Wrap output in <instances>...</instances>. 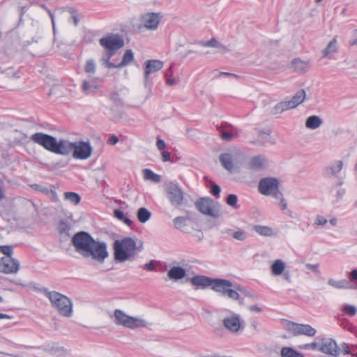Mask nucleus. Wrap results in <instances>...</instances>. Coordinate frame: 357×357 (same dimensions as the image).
Masks as SVG:
<instances>
[{"label": "nucleus", "instance_id": "obj_51", "mask_svg": "<svg viewBox=\"0 0 357 357\" xmlns=\"http://www.w3.org/2000/svg\"><path fill=\"white\" fill-rule=\"evenodd\" d=\"M232 236L238 241H244L246 238V234L242 230H238L232 234Z\"/></svg>", "mask_w": 357, "mask_h": 357}, {"label": "nucleus", "instance_id": "obj_36", "mask_svg": "<svg viewBox=\"0 0 357 357\" xmlns=\"http://www.w3.org/2000/svg\"><path fill=\"white\" fill-rule=\"evenodd\" d=\"M337 41L335 38H333L331 40L327 46L322 50V56L323 57H326L329 56L331 54H333L337 51L336 47Z\"/></svg>", "mask_w": 357, "mask_h": 357}, {"label": "nucleus", "instance_id": "obj_52", "mask_svg": "<svg viewBox=\"0 0 357 357\" xmlns=\"http://www.w3.org/2000/svg\"><path fill=\"white\" fill-rule=\"evenodd\" d=\"M340 326L348 331V328H349V327L352 326V324L349 322L348 319H342L340 321Z\"/></svg>", "mask_w": 357, "mask_h": 357}, {"label": "nucleus", "instance_id": "obj_60", "mask_svg": "<svg viewBox=\"0 0 357 357\" xmlns=\"http://www.w3.org/2000/svg\"><path fill=\"white\" fill-rule=\"evenodd\" d=\"M321 346V339L319 340V342H313L310 343L311 350H317L319 351Z\"/></svg>", "mask_w": 357, "mask_h": 357}, {"label": "nucleus", "instance_id": "obj_29", "mask_svg": "<svg viewBox=\"0 0 357 357\" xmlns=\"http://www.w3.org/2000/svg\"><path fill=\"white\" fill-rule=\"evenodd\" d=\"M273 275H280L285 270V263L282 259H276L271 266Z\"/></svg>", "mask_w": 357, "mask_h": 357}, {"label": "nucleus", "instance_id": "obj_44", "mask_svg": "<svg viewBox=\"0 0 357 357\" xmlns=\"http://www.w3.org/2000/svg\"><path fill=\"white\" fill-rule=\"evenodd\" d=\"M188 220V218L178 216L173 220L174 225L176 229L184 231L183 228L186 226V221Z\"/></svg>", "mask_w": 357, "mask_h": 357}, {"label": "nucleus", "instance_id": "obj_48", "mask_svg": "<svg viewBox=\"0 0 357 357\" xmlns=\"http://www.w3.org/2000/svg\"><path fill=\"white\" fill-rule=\"evenodd\" d=\"M84 71L87 73H94L96 71V63L93 59H89L86 62Z\"/></svg>", "mask_w": 357, "mask_h": 357}, {"label": "nucleus", "instance_id": "obj_26", "mask_svg": "<svg viewBox=\"0 0 357 357\" xmlns=\"http://www.w3.org/2000/svg\"><path fill=\"white\" fill-rule=\"evenodd\" d=\"M305 91L304 89H301L298 91L296 94L292 97L290 100H288V103H289V106L291 109L295 108L298 105L302 103L305 98Z\"/></svg>", "mask_w": 357, "mask_h": 357}, {"label": "nucleus", "instance_id": "obj_55", "mask_svg": "<svg viewBox=\"0 0 357 357\" xmlns=\"http://www.w3.org/2000/svg\"><path fill=\"white\" fill-rule=\"evenodd\" d=\"M351 281L357 282V268L352 269L349 274Z\"/></svg>", "mask_w": 357, "mask_h": 357}, {"label": "nucleus", "instance_id": "obj_50", "mask_svg": "<svg viewBox=\"0 0 357 357\" xmlns=\"http://www.w3.org/2000/svg\"><path fill=\"white\" fill-rule=\"evenodd\" d=\"M82 89L84 93L89 94L91 91L95 92L96 87H93L86 80H84L82 84Z\"/></svg>", "mask_w": 357, "mask_h": 357}, {"label": "nucleus", "instance_id": "obj_30", "mask_svg": "<svg viewBox=\"0 0 357 357\" xmlns=\"http://www.w3.org/2000/svg\"><path fill=\"white\" fill-rule=\"evenodd\" d=\"M280 356L281 357H305L302 353L289 347H282L280 351Z\"/></svg>", "mask_w": 357, "mask_h": 357}, {"label": "nucleus", "instance_id": "obj_23", "mask_svg": "<svg viewBox=\"0 0 357 357\" xmlns=\"http://www.w3.org/2000/svg\"><path fill=\"white\" fill-rule=\"evenodd\" d=\"M342 161L337 160L333 164L325 169V176L326 177H330L331 176H336L337 174L342 170Z\"/></svg>", "mask_w": 357, "mask_h": 357}, {"label": "nucleus", "instance_id": "obj_14", "mask_svg": "<svg viewBox=\"0 0 357 357\" xmlns=\"http://www.w3.org/2000/svg\"><path fill=\"white\" fill-rule=\"evenodd\" d=\"M145 68L144 73V84L146 88L150 87L149 84V76L151 73H155L160 70L162 66L163 63L157 59L147 60L145 62Z\"/></svg>", "mask_w": 357, "mask_h": 357}, {"label": "nucleus", "instance_id": "obj_49", "mask_svg": "<svg viewBox=\"0 0 357 357\" xmlns=\"http://www.w3.org/2000/svg\"><path fill=\"white\" fill-rule=\"evenodd\" d=\"M0 252L6 255L5 257H12L13 248L11 245H1Z\"/></svg>", "mask_w": 357, "mask_h": 357}, {"label": "nucleus", "instance_id": "obj_45", "mask_svg": "<svg viewBox=\"0 0 357 357\" xmlns=\"http://www.w3.org/2000/svg\"><path fill=\"white\" fill-rule=\"evenodd\" d=\"M238 197L234 194H229L226 198V203L229 206L235 208H238L237 205Z\"/></svg>", "mask_w": 357, "mask_h": 357}, {"label": "nucleus", "instance_id": "obj_17", "mask_svg": "<svg viewBox=\"0 0 357 357\" xmlns=\"http://www.w3.org/2000/svg\"><path fill=\"white\" fill-rule=\"evenodd\" d=\"M222 322L224 326L231 333H237L241 328L240 317L237 314L225 318Z\"/></svg>", "mask_w": 357, "mask_h": 357}, {"label": "nucleus", "instance_id": "obj_6", "mask_svg": "<svg viewBox=\"0 0 357 357\" xmlns=\"http://www.w3.org/2000/svg\"><path fill=\"white\" fill-rule=\"evenodd\" d=\"M166 197L171 205L179 208L183 204L184 192L176 181H169L164 185Z\"/></svg>", "mask_w": 357, "mask_h": 357}, {"label": "nucleus", "instance_id": "obj_41", "mask_svg": "<svg viewBox=\"0 0 357 357\" xmlns=\"http://www.w3.org/2000/svg\"><path fill=\"white\" fill-rule=\"evenodd\" d=\"M64 199L74 205H77L81 201L80 195L74 192H66L64 193Z\"/></svg>", "mask_w": 357, "mask_h": 357}, {"label": "nucleus", "instance_id": "obj_10", "mask_svg": "<svg viewBox=\"0 0 357 357\" xmlns=\"http://www.w3.org/2000/svg\"><path fill=\"white\" fill-rule=\"evenodd\" d=\"M234 284L230 280L222 278H215L212 289L222 296H227L233 300H238L239 294L234 290Z\"/></svg>", "mask_w": 357, "mask_h": 357}, {"label": "nucleus", "instance_id": "obj_25", "mask_svg": "<svg viewBox=\"0 0 357 357\" xmlns=\"http://www.w3.org/2000/svg\"><path fill=\"white\" fill-rule=\"evenodd\" d=\"M229 127L231 128L232 126L231 125L226 123L225 124H221L220 126H217V130H218L222 139L227 142L231 141L234 136L231 131L227 130Z\"/></svg>", "mask_w": 357, "mask_h": 357}, {"label": "nucleus", "instance_id": "obj_31", "mask_svg": "<svg viewBox=\"0 0 357 357\" xmlns=\"http://www.w3.org/2000/svg\"><path fill=\"white\" fill-rule=\"evenodd\" d=\"M134 59V54L131 50H126L121 63L116 65V68H121L130 64Z\"/></svg>", "mask_w": 357, "mask_h": 357}, {"label": "nucleus", "instance_id": "obj_42", "mask_svg": "<svg viewBox=\"0 0 357 357\" xmlns=\"http://www.w3.org/2000/svg\"><path fill=\"white\" fill-rule=\"evenodd\" d=\"M254 230L259 234L264 236H271L273 235V230L268 226L255 225Z\"/></svg>", "mask_w": 357, "mask_h": 357}, {"label": "nucleus", "instance_id": "obj_27", "mask_svg": "<svg viewBox=\"0 0 357 357\" xmlns=\"http://www.w3.org/2000/svg\"><path fill=\"white\" fill-rule=\"evenodd\" d=\"M328 284L337 289H354V287L351 284L350 281L343 279L340 280H335L332 278L328 279Z\"/></svg>", "mask_w": 357, "mask_h": 357}, {"label": "nucleus", "instance_id": "obj_57", "mask_svg": "<svg viewBox=\"0 0 357 357\" xmlns=\"http://www.w3.org/2000/svg\"><path fill=\"white\" fill-rule=\"evenodd\" d=\"M326 223H327V220L325 218L320 216V215H318L317 217L316 222H315L316 225L324 226Z\"/></svg>", "mask_w": 357, "mask_h": 357}, {"label": "nucleus", "instance_id": "obj_54", "mask_svg": "<svg viewBox=\"0 0 357 357\" xmlns=\"http://www.w3.org/2000/svg\"><path fill=\"white\" fill-rule=\"evenodd\" d=\"M165 77L166 80V84L169 86H173L175 84V79L174 78L169 76V72H167L165 73Z\"/></svg>", "mask_w": 357, "mask_h": 357}, {"label": "nucleus", "instance_id": "obj_59", "mask_svg": "<svg viewBox=\"0 0 357 357\" xmlns=\"http://www.w3.org/2000/svg\"><path fill=\"white\" fill-rule=\"evenodd\" d=\"M305 266L308 268V269H310L312 270V272L314 273H319V264H307L305 265Z\"/></svg>", "mask_w": 357, "mask_h": 357}, {"label": "nucleus", "instance_id": "obj_32", "mask_svg": "<svg viewBox=\"0 0 357 357\" xmlns=\"http://www.w3.org/2000/svg\"><path fill=\"white\" fill-rule=\"evenodd\" d=\"M151 216V213L145 207H141L137 210V217L141 223L146 222Z\"/></svg>", "mask_w": 357, "mask_h": 357}, {"label": "nucleus", "instance_id": "obj_63", "mask_svg": "<svg viewBox=\"0 0 357 357\" xmlns=\"http://www.w3.org/2000/svg\"><path fill=\"white\" fill-rule=\"evenodd\" d=\"M282 277L288 282H289V283L291 282V274H290L289 271H288V270L285 271L284 270V272L282 273Z\"/></svg>", "mask_w": 357, "mask_h": 357}, {"label": "nucleus", "instance_id": "obj_43", "mask_svg": "<svg viewBox=\"0 0 357 357\" xmlns=\"http://www.w3.org/2000/svg\"><path fill=\"white\" fill-rule=\"evenodd\" d=\"M70 224L64 220H61L59 221L58 225V231L61 234H66V236H69L70 234Z\"/></svg>", "mask_w": 357, "mask_h": 357}, {"label": "nucleus", "instance_id": "obj_40", "mask_svg": "<svg viewBox=\"0 0 357 357\" xmlns=\"http://www.w3.org/2000/svg\"><path fill=\"white\" fill-rule=\"evenodd\" d=\"M114 216L116 219L123 222L126 225L129 227H132L133 224V222L130 218L126 217L123 212L120 209H115L114 211Z\"/></svg>", "mask_w": 357, "mask_h": 357}, {"label": "nucleus", "instance_id": "obj_2", "mask_svg": "<svg viewBox=\"0 0 357 357\" xmlns=\"http://www.w3.org/2000/svg\"><path fill=\"white\" fill-rule=\"evenodd\" d=\"M114 259L117 262H124L135 258L136 241L132 237H124L115 240L112 244Z\"/></svg>", "mask_w": 357, "mask_h": 357}, {"label": "nucleus", "instance_id": "obj_22", "mask_svg": "<svg viewBox=\"0 0 357 357\" xmlns=\"http://www.w3.org/2000/svg\"><path fill=\"white\" fill-rule=\"evenodd\" d=\"M197 44H199L203 47H216L222 50V52H227L230 51V49L222 43H220L216 38H212L208 41H197Z\"/></svg>", "mask_w": 357, "mask_h": 357}, {"label": "nucleus", "instance_id": "obj_46", "mask_svg": "<svg viewBox=\"0 0 357 357\" xmlns=\"http://www.w3.org/2000/svg\"><path fill=\"white\" fill-rule=\"evenodd\" d=\"M342 310L347 314L352 317L354 316L356 314V308L355 306L349 305V304H344L342 306Z\"/></svg>", "mask_w": 357, "mask_h": 357}, {"label": "nucleus", "instance_id": "obj_28", "mask_svg": "<svg viewBox=\"0 0 357 357\" xmlns=\"http://www.w3.org/2000/svg\"><path fill=\"white\" fill-rule=\"evenodd\" d=\"M322 124L321 119L316 115L307 117L305 120V127L308 129L315 130Z\"/></svg>", "mask_w": 357, "mask_h": 357}, {"label": "nucleus", "instance_id": "obj_39", "mask_svg": "<svg viewBox=\"0 0 357 357\" xmlns=\"http://www.w3.org/2000/svg\"><path fill=\"white\" fill-rule=\"evenodd\" d=\"M289 109L291 108L287 101L280 102L272 109L271 114L275 115Z\"/></svg>", "mask_w": 357, "mask_h": 357}, {"label": "nucleus", "instance_id": "obj_5", "mask_svg": "<svg viewBox=\"0 0 357 357\" xmlns=\"http://www.w3.org/2000/svg\"><path fill=\"white\" fill-rule=\"evenodd\" d=\"M70 153L74 158L86 160L91 156L92 147L89 142H70L66 139L62 155H68Z\"/></svg>", "mask_w": 357, "mask_h": 357}, {"label": "nucleus", "instance_id": "obj_21", "mask_svg": "<svg viewBox=\"0 0 357 357\" xmlns=\"http://www.w3.org/2000/svg\"><path fill=\"white\" fill-rule=\"evenodd\" d=\"M186 271L179 266H174L167 272V276L170 280L177 281L186 276Z\"/></svg>", "mask_w": 357, "mask_h": 357}, {"label": "nucleus", "instance_id": "obj_35", "mask_svg": "<svg viewBox=\"0 0 357 357\" xmlns=\"http://www.w3.org/2000/svg\"><path fill=\"white\" fill-rule=\"evenodd\" d=\"M234 290L236 291V292H238L239 294V298L241 296H244V297L251 298L253 300L258 299V296H257L251 294L249 291H248L246 289L245 287L241 286V284H234Z\"/></svg>", "mask_w": 357, "mask_h": 357}, {"label": "nucleus", "instance_id": "obj_33", "mask_svg": "<svg viewBox=\"0 0 357 357\" xmlns=\"http://www.w3.org/2000/svg\"><path fill=\"white\" fill-rule=\"evenodd\" d=\"M116 52H110V51H105V54L101 58V61L102 62V65H104L107 68H116V65L112 62H110V59L112 56L115 54Z\"/></svg>", "mask_w": 357, "mask_h": 357}, {"label": "nucleus", "instance_id": "obj_15", "mask_svg": "<svg viewBox=\"0 0 357 357\" xmlns=\"http://www.w3.org/2000/svg\"><path fill=\"white\" fill-rule=\"evenodd\" d=\"M162 17L160 13H147L142 16L141 23L147 29L155 30L158 28Z\"/></svg>", "mask_w": 357, "mask_h": 357}, {"label": "nucleus", "instance_id": "obj_13", "mask_svg": "<svg viewBox=\"0 0 357 357\" xmlns=\"http://www.w3.org/2000/svg\"><path fill=\"white\" fill-rule=\"evenodd\" d=\"M288 330L291 332L294 336L304 335L308 337L315 335L317 331L309 324H296L289 321Z\"/></svg>", "mask_w": 357, "mask_h": 357}, {"label": "nucleus", "instance_id": "obj_8", "mask_svg": "<svg viewBox=\"0 0 357 357\" xmlns=\"http://www.w3.org/2000/svg\"><path fill=\"white\" fill-rule=\"evenodd\" d=\"M195 208L202 214L217 218L220 215V204L213 199L201 197L195 202Z\"/></svg>", "mask_w": 357, "mask_h": 357}, {"label": "nucleus", "instance_id": "obj_53", "mask_svg": "<svg viewBox=\"0 0 357 357\" xmlns=\"http://www.w3.org/2000/svg\"><path fill=\"white\" fill-rule=\"evenodd\" d=\"M346 192V190L344 188H339L337 191V193H336V202H339L340 200H341L342 199V197H344V194Z\"/></svg>", "mask_w": 357, "mask_h": 357}, {"label": "nucleus", "instance_id": "obj_1", "mask_svg": "<svg viewBox=\"0 0 357 357\" xmlns=\"http://www.w3.org/2000/svg\"><path fill=\"white\" fill-rule=\"evenodd\" d=\"M71 243L77 252L85 258L102 264L108 257L107 246L104 241H97L89 232H76L71 238Z\"/></svg>", "mask_w": 357, "mask_h": 357}, {"label": "nucleus", "instance_id": "obj_19", "mask_svg": "<svg viewBox=\"0 0 357 357\" xmlns=\"http://www.w3.org/2000/svg\"><path fill=\"white\" fill-rule=\"evenodd\" d=\"M215 278H209L205 275H196L190 278V282L197 287L205 289L208 287L212 288Z\"/></svg>", "mask_w": 357, "mask_h": 357}, {"label": "nucleus", "instance_id": "obj_3", "mask_svg": "<svg viewBox=\"0 0 357 357\" xmlns=\"http://www.w3.org/2000/svg\"><path fill=\"white\" fill-rule=\"evenodd\" d=\"M40 291L49 298L52 307L57 310L60 315L66 317L72 316L73 303L68 297L55 291H50L45 287Z\"/></svg>", "mask_w": 357, "mask_h": 357}, {"label": "nucleus", "instance_id": "obj_11", "mask_svg": "<svg viewBox=\"0 0 357 357\" xmlns=\"http://www.w3.org/2000/svg\"><path fill=\"white\" fill-rule=\"evenodd\" d=\"M100 45L104 48L105 51L116 52L124 45V40L119 34L109 33L102 37L99 40Z\"/></svg>", "mask_w": 357, "mask_h": 357}, {"label": "nucleus", "instance_id": "obj_20", "mask_svg": "<svg viewBox=\"0 0 357 357\" xmlns=\"http://www.w3.org/2000/svg\"><path fill=\"white\" fill-rule=\"evenodd\" d=\"M291 66L294 71L299 74H305L310 69L308 61H303L300 58H295L291 61Z\"/></svg>", "mask_w": 357, "mask_h": 357}, {"label": "nucleus", "instance_id": "obj_38", "mask_svg": "<svg viewBox=\"0 0 357 357\" xmlns=\"http://www.w3.org/2000/svg\"><path fill=\"white\" fill-rule=\"evenodd\" d=\"M264 160L260 156L253 157L249 162V168L251 169H258L263 167Z\"/></svg>", "mask_w": 357, "mask_h": 357}, {"label": "nucleus", "instance_id": "obj_12", "mask_svg": "<svg viewBox=\"0 0 357 357\" xmlns=\"http://www.w3.org/2000/svg\"><path fill=\"white\" fill-rule=\"evenodd\" d=\"M319 352L326 355L337 357L340 354L341 349L337 342L331 337L321 338Z\"/></svg>", "mask_w": 357, "mask_h": 357}, {"label": "nucleus", "instance_id": "obj_62", "mask_svg": "<svg viewBox=\"0 0 357 357\" xmlns=\"http://www.w3.org/2000/svg\"><path fill=\"white\" fill-rule=\"evenodd\" d=\"M118 142L119 138L115 135L110 136L107 139V142L111 145H115L116 144H117Z\"/></svg>", "mask_w": 357, "mask_h": 357}, {"label": "nucleus", "instance_id": "obj_37", "mask_svg": "<svg viewBox=\"0 0 357 357\" xmlns=\"http://www.w3.org/2000/svg\"><path fill=\"white\" fill-rule=\"evenodd\" d=\"M143 173H144V178L146 180H150L155 183H159L161 181L160 175L154 173L150 169H144L143 170Z\"/></svg>", "mask_w": 357, "mask_h": 357}, {"label": "nucleus", "instance_id": "obj_9", "mask_svg": "<svg viewBox=\"0 0 357 357\" xmlns=\"http://www.w3.org/2000/svg\"><path fill=\"white\" fill-rule=\"evenodd\" d=\"M258 191L263 195L279 198L282 192L279 189V181L274 177L261 178L258 185Z\"/></svg>", "mask_w": 357, "mask_h": 357}, {"label": "nucleus", "instance_id": "obj_34", "mask_svg": "<svg viewBox=\"0 0 357 357\" xmlns=\"http://www.w3.org/2000/svg\"><path fill=\"white\" fill-rule=\"evenodd\" d=\"M204 180L206 183H208V188L210 189V192L215 197H219L220 193L221 192V188L219 185L215 183L213 181L210 179L208 176H204Z\"/></svg>", "mask_w": 357, "mask_h": 357}, {"label": "nucleus", "instance_id": "obj_64", "mask_svg": "<svg viewBox=\"0 0 357 357\" xmlns=\"http://www.w3.org/2000/svg\"><path fill=\"white\" fill-rule=\"evenodd\" d=\"M354 39L349 40V43L350 45L354 46L357 45V29L354 32Z\"/></svg>", "mask_w": 357, "mask_h": 357}, {"label": "nucleus", "instance_id": "obj_7", "mask_svg": "<svg viewBox=\"0 0 357 357\" xmlns=\"http://www.w3.org/2000/svg\"><path fill=\"white\" fill-rule=\"evenodd\" d=\"M114 318V322L116 325H121L130 329L144 328L148 325L147 321L144 319L129 316L121 310H115Z\"/></svg>", "mask_w": 357, "mask_h": 357}, {"label": "nucleus", "instance_id": "obj_18", "mask_svg": "<svg viewBox=\"0 0 357 357\" xmlns=\"http://www.w3.org/2000/svg\"><path fill=\"white\" fill-rule=\"evenodd\" d=\"M44 351L50 355L56 356H67L71 354V351L59 345L58 343H54L52 345L46 346Z\"/></svg>", "mask_w": 357, "mask_h": 357}, {"label": "nucleus", "instance_id": "obj_58", "mask_svg": "<svg viewBox=\"0 0 357 357\" xmlns=\"http://www.w3.org/2000/svg\"><path fill=\"white\" fill-rule=\"evenodd\" d=\"M161 155L163 162H168L171 160V154L168 151H163L161 153Z\"/></svg>", "mask_w": 357, "mask_h": 357}, {"label": "nucleus", "instance_id": "obj_16", "mask_svg": "<svg viewBox=\"0 0 357 357\" xmlns=\"http://www.w3.org/2000/svg\"><path fill=\"white\" fill-rule=\"evenodd\" d=\"M20 268L19 261L12 257H2L0 264V271L4 273H15Z\"/></svg>", "mask_w": 357, "mask_h": 357}, {"label": "nucleus", "instance_id": "obj_4", "mask_svg": "<svg viewBox=\"0 0 357 357\" xmlns=\"http://www.w3.org/2000/svg\"><path fill=\"white\" fill-rule=\"evenodd\" d=\"M30 139L46 150L62 155L66 139L57 140L55 137L43 132H36L31 136Z\"/></svg>", "mask_w": 357, "mask_h": 357}, {"label": "nucleus", "instance_id": "obj_61", "mask_svg": "<svg viewBox=\"0 0 357 357\" xmlns=\"http://www.w3.org/2000/svg\"><path fill=\"white\" fill-rule=\"evenodd\" d=\"M111 99L116 104H122L121 99L119 97V94L116 92L111 96Z\"/></svg>", "mask_w": 357, "mask_h": 357}, {"label": "nucleus", "instance_id": "obj_47", "mask_svg": "<svg viewBox=\"0 0 357 357\" xmlns=\"http://www.w3.org/2000/svg\"><path fill=\"white\" fill-rule=\"evenodd\" d=\"M157 265H160V261L151 260L144 265L143 268L147 271H155Z\"/></svg>", "mask_w": 357, "mask_h": 357}, {"label": "nucleus", "instance_id": "obj_24", "mask_svg": "<svg viewBox=\"0 0 357 357\" xmlns=\"http://www.w3.org/2000/svg\"><path fill=\"white\" fill-rule=\"evenodd\" d=\"M219 160L222 167L229 172H232L234 169L233 157L231 154L224 153L220 155Z\"/></svg>", "mask_w": 357, "mask_h": 357}, {"label": "nucleus", "instance_id": "obj_56", "mask_svg": "<svg viewBox=\"0 0 357 357\" xmlns=\"http://www.w3.org/2000/svg\"><path fill=\"white\" fill-rule=\"evenodd\" d=\"M156 146L159 150H164L166 147L165 142L160 138L157 139Z\"/></svg>", "mask_w": 357, "mask_h": 357}]
</instances>
